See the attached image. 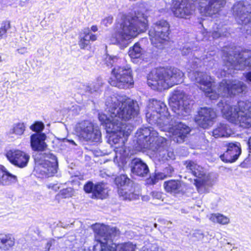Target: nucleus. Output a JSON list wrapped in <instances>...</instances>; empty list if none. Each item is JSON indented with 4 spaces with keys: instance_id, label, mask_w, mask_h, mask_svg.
Wrapping results in <instances>:
<instances>
[{
    "instance_id": "2eb2a0df",
    "label": "nucleus",
    "mask_w": 251,
    "mask_h": 251,
    "mask_svg": "<svg viewBox=\"0 0 251 251\" xmlns=\"http://www.w3.org/2000/svg\"><path fill=\"white\" fill-rule=\"evenodd\" d=\"M75 132L79 138L87 142H99L101 140V132L94 127L93 124L89 121H84L78 123L75 126Z\"/></svg>"
},
{
    "instance_id": "7ed1b4c3",
    "label": "nucleus",
    "mask_w": 251,
    "mask_h": 251,
    "mask_svg": "<svg viewBox=\"0 0 251 251\" xmlns=\"http://www.w3.org/2000/svg\"><path fill=\"white\" fill-rule=\"evenodd\" d=\"M147 121L151 125H156L161 130L168 132L171 140L177 143L184 142L190 132V128L181 122L171 119L164 102L150 100L146 113Z\"/></svg>"
},
{
    "instance_id": "5701e85b",
    "label": "nucleus",
    "mask_w": 251,
    "mask_h": 251,
    "mask_svg": "<svg viewBox=\"0 0 251 251\" xmlns=\"http://www.w3.org/2000/svg\"><path fill=\"white\" fill-rule=\"evenodd\" d=\"M131 173L141 177H147L149 174L148 165L140 158L133 159L130 163Z\"/></svg>"
},
{
    "instance_id": "aec40b11",
    "label": "nucleus",
    "mask_w": 251,
    "mask_h": 251,
    "mask_svg": "<svg viewBox=\"0 0 251 251\" xmlns=\"http://www.w3.org/2000/svg\"><path fill=\"white\" fill-rule=\"evenodd\" d=\"M6 156L10 162L19 168L25 167L29 159L28 154L19 150H10L6 153Z\"/></svg>"
},
{
    "instance_id": "bb28decb",
    "label": "nucleus",
    "mask_w": 251,
    "mask_h": 251,
    "mask_svg": "<svg viewBox=\"0 0 251 251\" xmlns=\"http://www.w3.org/2000/svg\"><path fill=\"white\" fill-rule=\"evenodd\" d=\"M96 39L97 36L91 32L89 28H85L80 35L78 45L81 49H84L89 45L90 41H95Z\"/></svg>"
},
{
    "instance_id": "8fccbe9b",
    "label": "nucleus",
    "mask_w": 251,
    "mask_h": 251,
    "mask_svg": "<svg viewBox=\"0 0 251 251\" xmlns=\"http://www.w3.org/2000/svg\"><path fill=\"white\" fill-rule=\"evenodd\" d=\"M2 60L1 59V57L0 56V62H1Z\"/></svg>"
},
{
    "instance_id": "b1692460",
    "label": "nucleus",
    "mask_w": 251,
    "mask_h": 251,
    "mask_svg": "<svg viewBox=\"0 0 251 251\" xmlns=\"http://www.w3.org/2000/svg\"><path fill=\"white\" fill-rule=\"evenodd\" d=\"M84 190L87 193H92L93 199H102L105 194L104 185L101 183L94 184L88 181L84 185Z\"/></svg>"
},
{
    "instance_id": "c756f323",
    "label": "nucleus",
    "mask_w": 251,
    "mask_h": 251,
    "mask_svg": "<svg viewBox=\"0 0 251 251\" xmlns=\"http://www.w3.org/2000/svg\"><path fill=\"white\" fill-rule=\"evenodd\" d=\"M15 244V239L12 234H0V249L9 250Z\"/></svg>"
},
{
    "instance_id": "20e7f679",
    "label": "nucleus",
    "mask_w": 251,
    "mask_h": 251,
    "mask_svg": "<svg viewBox=\"0 0 251 251\" xmlns=\"http://www.w3.org/2000/svg\"><path fill=\"white\" fill-rule=\"evenodd\" d=\"M112 36L111 41L114 44L126 46L128 41L136 37L140 32H144L148 26L147 11L140 7L134 14L124 16Z\"/></svg>"
},
{
    "instance_id": "7c9ffc66",
    "label": "nucleus",
    "mask_w": 251,
    "mask_h": 251,
    "mask_svg": "<svg viewBox=\"0 0 251 251\" xmlns=\"http://www.w3.org/2000/svg\"><path fill=\"white\" fill-rule=\"evenodd\" d=\"M144 50L140 47L138 43H136L134 45L130 48L128 51V55L131 59H137L140 58L143 54Z\"/></svg>"
},
{
    "instance_id": "423d86ee",
    "label": "nucleus",
    "mask_w": 251,
    "mask_h": 251,
    "mask_svg": "<svg viewBox=\"0 0 251 251\" xmlns=\"http://www.w3.org/2000/svg\"><path fill=\"white\" fill-rule=\"evenodd\" d=\"M157 132L151 126H143L136 133L137 144L141 149L150 150L154 152L156 157L159 160L164 161L166 160L175 159L173 151L166 150L165 147L167 144L166 139L158 136Z\"/></svg>"
},
{
    "instance_id": "cd10ccee",
    "label": "nucleus",
    "mask_w": 251,
    "mask_h": 251,
    "mask_svg": "<svg viewBox=\"0 0 251 251\" xmlns=\"http://www.w3.org/2000/svg\"><path fill=\"white\" fill-rule=\"evenodd\" d=\"M166 192L172 194H178L182 190V185L180 181L172 179L164 182L163 184Z\"/></svg>"
},
{
    "instance_id": "2f4dec72",
    "label": "nucleus",
    "mask_w": 251,
    "mask_h": 251,
    "mask_svg": "<svg viewBox=\"0 0 251 251\" xmlns=\"http://www.w3.org/2000/svg\"><path fill=\"white\" fill-rule=\"evenodd\" d=\"M209 219L213 222H217L221 225H226L229 222V219L227 217L219 213L212 214Z\"/></svg>"
},
{
    "instance_id": "dca6fc26",
    "label": "nucleus",
    "mask_w": 251,
    "mask_h": 251,
    "mask_svg": "<svg viewBox=\"0 0 251 251\" xmlns=\"http://www.w3.org/2000/svg\"><path fill=\"white\" fill-rule=\"evenodd\" d=\"M115 184L118 187V194L123 200L131 201L138 199L139 195L135 192L133 182L126 175H121L115 178Z\"/></svg>"
},
{
    "instance_id": "4468645a",
    "label": "nucleus",
    "mask_w": 251,
    "mask_h": 251,
    "mask_svg": "<svg viewBox=\"0 0 251 251\" xmlns=\"http://www.w3.org/2000/svg\"><path fill=\"white\" fill-rule=\"evenodd\" d=\"M232 11L237 23L244 26L247 35H251V4L247 1H238L233 5Z\"/></svg>"
},
{
    "instance_id": "58836bf2",
    "label": "nucleus",
    "mask_w": 251,
    "mask_h": 251,
    "mask_svg": "<svg viewBox=\"0 0 251 251\" xmlns=\"http://www.w3.org/2000/svg\"><path fill=\"white\" fill-rule=\"evenodd\" d=\"M112 22L113 17L112 16H110L103 19V20L101 22V24L105 26H108L109 25L112 24Z\"/></svg>"
},
{
    "instance_id": "f704fd0d",
    "label": "nucleus",
    "mask_w": 251,
    "mask_h": 251,
    "mask_svg": "<svg viewBox=\"0 0 251 251\" xmlns=\"http://www.w3.org/2000/svg\"><path fill=\"white\" fill-rule=\"evenodd\" d=\"M74 194V190L71 187L63 189L60 191L58 196L61 198L65 199L71 197Z\"/></svg>"
},
{
    "instance_id": "49530a36",
    "label": "nucleus",
    "mask_w": 251,
    "mask_h": 251,
    "mask_svg": "<svg viewBox=\"0 0 251 251\" xmlns=\"http://www.w3.org/2000/svg\"><path fill=\"white\" fill-rule=\"evenodd\" d=\"M91 30L94 32L97 31L98 30L97 26L96 25H93L91 27Z\"/></svg>"
},
{
    "instance_id": "ea45409f",
    "label": "nucleus",
    "mask_w": 251,
    "mask_h": 251,
    "mask_svg": "<svg viewBox=\"0 0 251 251\" xmlns=\"http://www.w3.org/2000/svg\"><path fill=\"white\" fill-rule=\"evenodd\" d=\"M143 251H161L156 245H151L149 248L144 247Z\"/></svg>"
},
{
    "instance_id": "393cba45",
    "label": "nucleus",
    "mask_w": 251,
    "mask_h": 251,
    "mask_svg": "<svg viewBox=\"0 0 251 251\" xmlns=\"http://www.w3.org/2000/svg\"><path fill=\"white\" fill-rule=\"evenodd\" d=\"M17 181L16 176L10 173L4 166L0 165V185L10 186Z\"/></svg>"
},
{
    "instance_id": "37998d69",
    "label": "nucleus",
    "mask_w": 251,
    "mask_h": 251,
    "mask_svg": "<svg viewBox=\"0 0 251 251\" xmlns=\"http://www.w3.org/2000/svg\"><path fill=\"white\" fill-rule=\"evenodd\" d=\"M151 195L153 199H156L158 200H160L162 197V194L159 192H152L151 193Z\"/></svg>"
},
{
    "instance_id": "de8ad7c7",
    "label": "nucleus",
    "mask_w": 251,
    "mask_h": 251,
    "mask_svg": "<svg viewBox=\"0 0 251 251\" xmlns=\"http://www.w3.org/2000/svg\"><path fill=\"white\" fill-rule=\"evenodd\" d=\"M23 50H25V49H19V50H18L19 52V53H23L24 52L23 51Z\"/></svg>"
},
{
    "instance_id": "473e14b6",
    "label": "nucleus",
    "mask_w": 251,
    "mask_h": 251,
    "mask_svg": "<svg viewBox=\"0 0 251 251\" xmlns=\"http://www.w3.org/2000/svg\"><path fill=\"white\" fill-rule=\"evenodd\" d=\"M25 126L23 123H17L13 125L9 130L10 134H14L16 135H22L25 131Z\"/></svg>"
},
{
    "instance_id": "4be33fe9",
    "label": "nucleus",
    "mask_w": 251,
    "mask_h": 251,
    "mask_svg": "<svg viewBox=\"0 0 251 251\" xmlns=\"http://www.w3.org/2000/svg\"><path fill=\"white\" fill-rule=\"evenodd\" d=\"M239 145V143H228L226 151L220 156L221 160L226 163H232L235 161L241 152V150Z\"/></svg>"
},
{
    "instance_id": "3c124183",
    "label": "nucleus",
    "mask_w": 251,
    "mask_h": 251,
    "mask_svg": "<svg viewBox=\"0 0 251 251\" xmlns=\"http://www.w3.org/2000/svg\"><path fill=\"white\" fill-rule=\"evenodd\" d=\"M148 200V198H145L144 200Z\"/></svg>"
},
{
    "instance_id": "79ce46f5",
    "label": "nucleus",
    "mask_w": 251,
    "mask_h": 251,
    "mask_svg": "<svg viewBox=\"0 0 251 251\" xmlns=\"http://www.w3.org/2000/svg\"><path fill=\"white\" fill-rule=\"evenodd\" d=\"M163 171L166 173L167 176H170L174 172V169L172 166H168L164 169Z\"/></svg>"
},
{
    "instance_id": "6e6552de",
    "label": "nucleus",
    "mask_w": 251,
    "mask_h": 251,
    "mask_svg": "<svg viewBox=\"0 0 251 251\" xmlns=\"http://www.w3.org/2000/svg\"><path fill=\"white\" fill-rule=\"evenodd\" d=\"M124 62L123 58L117 55H107L105 58V63L108 67L114 66L109 83L120 89L129 88L134 84L131 69L129 65H122Z\"/></svg>"
},
{
    "instance_id": "a19ab883",
    "label": "nucleus",
    "mask_w": 251,
    "mask_h": 251,
    "mask_svg": "<svg viewBox=\"0 0 251 251\" xmlns=\"http://www.w3.org/2000/svg\"><path fill=\"white\" fill-rule=\"evenodd\" d=\"M193 235L194 237L197 238L198 240L201 239L204 237L203 233L199 230H195L193 233Z\"/></svg>"
},
{
    "instance_id": "c85d7f7f",
    "label": "nucleus",
    "mask_w": 251,
    "mask_h": 251,
    "mask_svg": "<svg viewBox=\"0 0 251 251\" xmlns=\"http://www.w3.org/2000/svg\"><path fill=\"white\" fill-rule=\"evenodd\" d=\"M213 39H217L221 37H227L229 32L226 25L218 24L217 23L213 26L212 30L210 31Z\"/></svg>"
},
{
    "instance_id": "0eeeda50",
    "label": "nucleus",
    "mask_w": 251,
    "mask_h": 251,
    "mask_svg": "<svg viewBox=\"0 0 251 251\" xmlns=\"http://www.w3.org/2000/svg\"><path fill=\"white\" fill-rule=\"evenodd\" d=\"M96 243L94 251H135L136 246L131 242L116 245L114 240L119 236L120 231L115 227L96 224L93 225Z\"/></svg>"
},
{
    "instance_id": "412c9836",
    "label": "nucleus",
    "mask_w": 251,
    "mask_h": 251,
    "mask_svg": "<svg viewBox=\"0 0 251 251\" xmlns=\"http://www.w3.org/2000/svg\"><path fill=\"white\" fill-rule=\"evenodd\" d=\"M103 84L102 80L101 78L97 79L96 82L85 84L78 83L76 86L78 93L81 95L90 96V95H96L100 90V87Z\"/></svg>"
},
{
    "instance_id": "4c0bfd02",
    "label": "nucleus",
    "mask_w": 251,
    "mask_h": 251,
    "mask_svg": "<svg viewBox=\"0 0 251 251\" xmlns=\"http://www.w3.org/2000/svg\"><path fill=\"white\" fill-rule=\"evenodd\" d=\"M167 177H168V176H167L166 173H155L154 176H153V178H151V180L152 181V183L154 184L158 180L163 179Z\"/></svg>"
},
{
    "instance_id": "9d476101",
    "label": "nucleus",
    "mask_w": 251,
    "mask_h": 251,
    "mask_svg": "<svg viewBox=\"0 0 251 251\" xmlns=\"http://www.w3.org/2000/svg\"><path fill=\"white\" fill-rule=\"evenodd\" d=\"M223 68L221 70V76L232 75L235 71L251 68V50H245L238 53L226 48L222 50Z\"/></svg>"
},
{
    "instance_id": "a211bd4d",
    "label": "nucleus",
    "mask_w": 251,
    "mask_h": 251,
    "mask_svg": "<svg viewBox=\"0 0 251 251\" xmlns=\"http://www.w3.org/2000/svg\"><path fill=\"white\" fill-rule=\"evenodd\" d=\"M184 165L186 166L187 170L197 177L195 179V182L199 190L201 187H205L210 185L209 177L205 175L203 168L191 160L185 161Z\"/></svg>"
},
{
    "instance_id": "e433bc0d",
    "label": "nucleus",
    "mask_w": 251,
    "mask_h": 251,
    "mask_svg": "<svg viewBox=\"0 0 251 251\" xmlns=\"http://www.w3.org/2000/svg\"><path fill=\"white\" fill-rule=\"evenodd\" d=\"M224 3V0H210L209 3L213 8V11H217Z\"/></svg>"
},
{
    "instance_id": "f257e3e1",
    "label": "nucleus",
    "mask_w": 251,
    "mask_h": 251,
    "mask_svg": "<svg viewBox=\"0 0 251 251\" xmlns=\"http://www.w3.org/2000/svg\"><path fill=\"white\" fill-rule=\"evenodd\" d=\"M189 77L196 85L211 100L219 97L222 99L217 104L224 117L229 122L244 128L251 127V102L239 101L235 105H231L228 100L231 97L243 93L246 89V85L237 80L224 79L215 88V79L205 73L190 71Z\"/></svg>"
},
{
    "instance_id": "f3484780",
    "label": "nucleus",
    "mask_w": 251,
    "mask_h": 251,
    "mask_svg": "<svg viewBox=\"0 0 251 251\" xmlns=\"http://www.w3.org/2000/svg\"><path fill=\"white\" fill-rule=\"evenodd\" d=\"M182 55L189 56L190 60L189 63L193 69L201 67L202 65H205L208 61L213 62V60L208 56V53L205 55H202V50L192 49L188 45H185L181 49Z\"/></svg>"
},
{
    "instance_id": "ddd939ff",
    "label": "nucleus",
    "mask_w": 251,
    "mask_h": 251,
    "mask_svg": "<svg viewBox=\"0 0 251 251\" xmlns=\"http://www.w3.org/2000/svg\"><path fill=\"white\" fill-rule=\"evenodd\" d=\"M170 26L165 20H160L156 22L149 31V35L153 46L162 49L163 45L169 39Z\"/></svg>"
},
{
    "instance_id": "c9c22d12",
    "label": "nucleus",
    "mask_w": 251,
    "mask_h": 251,
    "mask_svg": "<svg viewBox=\"0 0 251 251\" xmlns=\"http://www.w3.org/2000/svg\"><path fill=\"white\" fill-rule=\"evenodd\" d=\"M30 128L33 131L40 132L44 128V125L41 122H35L30 126Z\"/></svg>"
},
{
    "instance_id": "a18cd8bd",
    "label": "nucleus",
    "mask_w": 251,
    "mask_h": 251,
    "mask_svg": "<svg viewBox=\"0 0 251 251\" xmlns=\"http://www.w3.org/2000/svg\"><path fill=\"white\" fill-rule=\"evenodd\" d=\"M248 145L249 148L250 152H251V137H250L248 140Z\"/></svg>"
},
{
    "instance_id": "864d4df0",
    "label": "nucleus",
    "mask_w": 251,
    "mask_h": 251,
    "mask_svg": "<svg viewBox=\"0 0 251 251\" xmlns=\"http://www.w3.org/2000/svg\"><path fill=\"white\" fill-rule=\"evenodd\" d=\"M148 200V198H145L144 200Z\"/></svg>"
},
{
    "instance_id": "603ef678",
    "label": "nucleus",
    "mask_w": 251,
    "mask_h": 251,
    "mask_svg": "<svg viewBox=\"0 0 251 251\" xmlns=\"http://www.w3.org/2000/svg\"><path fill=\"white\" fill-rule=\"evenodd\" d=\"M148 200V198H145L144 200Z\"/></svg>"
},
{
    "instance_id": "9b49d317",
    "label": "nucleus",
    "mask_w": 251,
    "mask_h": 251,
    "mask_svg": "<svg viewBox=\"0 0 251 251\" xmlns=\"http://www.w3.org/2000/svg\"><path fill=\"white\" fill-rule=\"evenodd\" d=\"M209 1L210 0H177L174 2L172 10L176 17L186 19L193 14L197 6L201 15L211 16L218 13L226 4L224 0L222 6L217 11H213Z\"/></svg>"
},
{
    "instance_id": "6ab92c4d",
    "label": "nucleus",
    "mask_w": 251,
    "mask_h": 251,
    "mask_svg": "<svg viewBox=\"0 0 251 251\" xmlns=\"http://www.w3.org/2000/svg\"><path fill=\"white\" fill-rule=\"evenodd\" d=\"M216 117V114L213 109L201 107L195 117V122L200 127L206 129L213 125Z\"/></svg>"
},
{
    "instance_id": "f03ea898",
    "label": "nucleus",
    "mask_w": 251,
    "mask_h": 251,
    "mask_svg": "<svg viewBox=\"0 0 251 251\" xmlns=\"http://www.w3.org/2000/svg\"><path fill=\"white\" fill-rule=\"evenodd\" d=\"M108 115L99 114V120L107 133L110 144L115 146L114 162L118 163L120 169L124 168L126 158L123 148L126 138L133 130V126L126 122L134 119L138 114V107L136 101L126 96L114 94L107 99L105 102Z\"/></svg>"
},
{
    "instance_id": "1a4fd4ad",
    "label": "nucleus",
    "mask_w": 251,
    "mask_h": 251,
    "mask_svg": "<svg viewBox=\"0 0 251 251\" xmlns=\"http://www.w3.org/2000/svg\"><path fill=\"white\" fill-rule=\"evenodd\" d=\"M183 76V72L177 68H156L149 74L148 84L152 89L162 91L181 83Z\"/></svg>"
},
{
    "instance_id": "72a5a7b5",
    "label": "nucleus",
    "mask_w": 251,
    "mask_h": 251,
    "mask_svg": "<svg viewBox=\"0 0 251 251\" xmlns=\"http://www.w3.org/2000/svg\"><path fill=\"white\" fill-rule=\"evenodd\" d=\"M10 28L9 22H2L0 28V39L4 38L7 36V31Z\"/></svg>"
},
{
    "instance_id": "a878e982",
    "label": "nucleus",
    "mask_w": 251,
    "mask_h": 251,
    "mask_svg": "<svg viewBox=\"0 0 251 251\" xmlns=\"http://www.w3.org/2000/svg\"><path fill=\"white\" fill-rule=\"evenodd\" d=\"M232 133V131L229 126L225 123H220L213 130L212 135L215 138L227 137Z\"/></svg>"
},
{
    "instance_id": "39448f33",
    "label": "nucleus",
    "mask_w": 251,
    "mask_h": 251,
    "mask_svg": "<svg viewBox=\"0 0 251 251\" xmlns=\"http://www.w3.org/2000/svg\"><path fill=\"white\" fill-rule=\"evenodd\" d=\"M46 139L44 133H34L30 136V144L32 149L37 151L33 155L37 171L49 177L57 172L58 163L56 157L46 150Z\"/></svg>"
},
{
    "instance_id": "09e8293b",
    "label": "nucleus",
    "mask_w": 251,
    "mask_h": 251,
    "mask_svg": "<svg viewBox=\"0 0 251 251\" xmlns=\"http://www.w3.org/2000/svg\"><path fill=\"white\" fill-rule=\"evenodd\" d=\"M71 143H72V144H75V142H74V141H71Z\"/></svg>"
},
{
    "instance_id": "c03bdc74",
    "label": "nucleus",
    "mask_w": 251,
    "mask_h": 251,
    "mask_svg": "<svg viewBox=\"0 0 251 251\" xmlns=\"http://www.w3.org/2000/svg\"><path fill=\"white\" fill-rule=\"evenodd\" d=\"M49 188H51L52 189H55L56 188H58V187H57L56 185H52L51 184H49L48 185Z\"/></svg>"
},
{
    "instance_id": "f8f14e48",
    "label": "nucleus",
    "mask_w": 251,
    "mask_h": 251,
    "mask_svg": "<svg viewBox=\"0 0 251 251\" xmlns=\"http://www.w3.org/2000/svg\"><path fill=\"white\" fill-rule=\"evenodd\" d=\"M169 105L172 111L180 117L188 115L191 109V101L181 89H176L169 99Z\"/></svg>"
}]
</instances>
